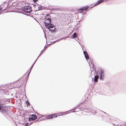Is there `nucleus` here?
I'll return each instance as SVG.
<instances>
[{
	"label": "nucleus",
	"instance_id": "nucleus-3",
	"mask_svg": "<svg viewBox=\"0 0 126 126\" xmlns=\"http://www.w3.org/2000/svg\"><path fill=\"white\" fill-rule=\"evenodd\" d=\"M24 10L26 13H30L32 11L31 7L30 6H26L24 7Z\"/></svg>",
	"mask_w": 126,
	"mask_h": 126
},
{
	"label": "nucleus",
	"instance_id": "nucleus-8",
	"mask_svg": "<svg viewBox=\"0 0 126 126\" xmlns=\"http://www.w3.org/2000/svg\"><path fill=\"white\" fill-rule=\"evenodd\" d=\"M99 78V76H96L94 77V81L95 82H96L98 81V79Z\"/></svg>",
	"mask_w": 126,
	"mask_h": 126
},
{
	"label": "nucleus",
	"instance_id": "nucleus-15",
	"mask_svg": "<svg viewBox=\"0 0 126 126\" xmlns=\"http://www.w3.org/2000/svg\"><path fill=\"white\" fill-rule=\"evenodd\" d=\"M44 50H42V51H41V53L40 54H40H42V53H43V52H44Z\"/></svg>",
	"mask_w": 126,
	"mask_h": 126
},
{
	"label": "nucleus",
	"instance_id": "nucleus-11",
	"mask_svg": "<svg viewBox=\"0 0 126 126\" xmlns=\"http://www.w3.org/2000/svg\"><path fill=\"white\" fill-rule=\"evenodd\" d=\"M25 103L26 104L27 106H29L30 105V103L28 101H26Z\"/></svg>",
	"mask_w": 126,
	"mask_h": 126
},
{
	"label": "nucleus",
	"instance_id": "nucleus-10",
	"mask_svg": "<svg viewBox=\"0 0 126 126\" xmlns=\"http://www.w3.org/2000/svg\"><path fill=\"white\" fill-rule=\"evenodd\" d=\"M52 119L53 118H56V116L55 113L53 114H52Z\"/></svg>",
	"mask_w": 126,
	"mask_h": 126
},
{
	"label": "nucleus",
	"instance_id": "nucleus-2",
	"mask_svg": "<svg viewBox=\"0 0 126 126\" xmlns=\"http://www.w3.org/2000/svg\"><path fill=\"white\" fill-rule=\"evenodd\" d=\"M89 8V7L88 6L81 7L77 10V13H81L84 11L88 10Z\"/></svg>",
	"mask_w": 126,
	"mask_h": 126
},
{
	"label": "nucleus",
	"instance_id": "nucleus-7",
	"mask_svg": "<svg viewBox=\"0 0 126 126\" xmlns=\"http://www.w3.org/2000/svg\"><path fill=\"white\" fill-rule=\"evenodd\" d=\"M1 7H0V8H2V9H3L4 10L6 9L7 6L6 4H3L1 5Z\"/></svg>",
	"mask_w": 126,
	"mask_h": 126
},
{
	"label": "nucleus",
	"instance_id": "nucleus-16",
	"mask_svg": "<svg viewBox=\"0 0 126 126\" xmlns=\"http://www.w3.org/2000/svg\"><path fill=\"white\" fill-rule=\"evenodd\" d=\"M33 1H34V2H36L38 0H33Z\"/></svg>",
	"mask_w": 126,
	"mask_h": 126
},
{
	"label": "nucleus",
	"instance_id": "nucleus-12",
	"mask_svg": "<svg viewBox=\"0 0 126 126\" xmlns=\"http://www.w3.org/2000/svg\"><path fill=\"white\" fill-rule=\"evenodd\" d=\"M47 118L48 119H52L51 114L47 116Z\"/></svg>",
	"mask_w": 126,
	"mask_h": 126
},
{
	"label": "nucleus",
	"instance_id": "nucleus-13",
	"mask_svg": "<svg viewBox=\"0 0 126 126\" xmlns=\"http://www.w3.org/2000/svg\"><path fill=\"white\" fill-rule=\"evenodd\" d=\"M55 114H56V117H57L58 116H60L59 113H56Z\"/></svg>",
	"mask_w": 126,
	"mask_h": 126
},
{
	"label": "nucleus",
	"instance_id": "nucleus-1",
	"mask_svg": "<svg viewBox=\"0 0 126 126\" xmlns=\"http://www.w3.org/2000/svg\"><path fill=\"white\" fill-rule=\"evenodd\" d=\"M45 24L46 27L51 32H55V27L54 25L51 24L50 16L47 15L45 17Z\"/></svg>",
	"mask_w": 126,
	"mask_h": 126
},
{
	"label": "nucleus",
	"instance_id": "nucleus-14",
	"mask_svg": "<svg viewBox=\"0 0 126 126\" xmlns=\"http://www.w3.org/2000/svg\"><path fill=\"white\" fill-rule=\"evenodd\" d=\"M59 113H60V116H61V115H63L64 114V112H59Z\"/></svg>",
	"mask_w": 126,
	"mask_h": 126
},
{
	"label": "nucleus",
	"instance_id": "nucleus-9",
	"mask_svg": "<svg viewBox=\"0 0 126 126\" xmlns=\"http://www.w3.org/2000/svg\"><path fill=\"white\" fill-rule=\"evenodd\" d=\"M72 37L74 38H77V34L76 32H75L72 35Z\"/></svg>",
	"mask_w": 126,
	"mask_h": 126
},
{
	"label": "nucleus",
	"instance_id": "nucleus-5",
	"mask_svg": "<svg viewBox=\"0 0 126 126\" xmlns=\"http://www.w3.org/2000/svg\"><path fill=\"white\" fill-rule=\"evenodd\" d=\"M104 74L103 71H101L100 75V80H103L104 78Z\"/></svg>",
	"mask_w": 126,
	"mask_h": 126
},
{
	"label": "nucleus",
	"instance_id": "nucleus-6",
	"mask_svg": "<svg viewBox=\"0 0 126 126\" xmlns=\"http://www.w3.org/2000/svg\"><path fill=\"white\" fill-rule=\"evenodd\" d=\"M83 53L84 54L85 56V57L86 58V59L87 60H89V56L88 54L86 52V51H84L83 52Z\"/></svg>",
	"mask_w": 126,
	"mask_h": 126
},
{
	"label": "nucleus",
	"instance_id": "nucleus-4",
	"mask_svg": "<svg viewBox=\"0 0 126 126\" xmlns=\"http://www.w3.org/2000/svg\"><path fill=\"white\" fill-rule=\"evenodd\" d=\"M29 121L34 120L37 118V116L35 114H32L29 116Z\"/></svg>",
	"mask_w": 126,
	"mask_h": 126
},
{
	"label": "nucleus",
	"instance_id": "nucleus-17",
	"mask_svg": "<svg viewBox=\"0 0 126 126\" xmlns=\"http://www.w3.org/2000/svg\"><path fill=\"white\" fill-rule=\"evenodd\" d=\"M2 8H0V11L2 10Z\"/></svg>",
	"mask_w": 126,
	"mask_h": 126
}]
</instances>
